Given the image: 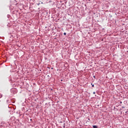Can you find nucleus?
I'll return each mask as SVG.
<instances>
[{
    "label": "nucleus",
    "mask_w": 128,
    "mask_h": 128,
    "mask_svg": "<svg viewBox=\"0 0 128 128\" xmlns=\"http://www.w3.org/2000/svg\"><path fill=\"white\" fill-rule=\"evenodd\" d=\"M93 94H96V92H94Z\"/></svg>",
    "instance_id": "nucleus-5"
},
{
    "label": "nucleus",
    "mask_w": 128,
    "mask_h": 128,
    "mask_svg": "<svg viewBox=\"0 0 128 128\" xmlns=\"http://www.w3.org/2000/svg\"><path fill=\"white\" fill-rule=\"evenodd\" d=\"M41 4H44V2H42Z\"/></svg>",
    "instance_id": "nucleus-6"
},
{
    "label": "nucleus",
    "mask_w": 128,
    "mask_h": 128,
    "mask_svg": "<svg viewBox=\"0 0 128 128\" xmlns=\"http://www.w3.org/2000/svg\"><path fill=\"white\" fill-rule=\"evenodd\" d=\"M120 104H122V102H120Z\"/></svg>",
    "instance_id": "nucleus-7"
},
{
    "label": "nucleus",
    "mask_w": 128,
    "mask_h": 128,
    "mask_svg": "<svg viewBox=\"0 0 128 128\" xmlns=\"http://www.w3.org/2000/svg\"><path fill=\"white\" fill-rule=\"evenodd\" d=\"M64 36H66V32H64Z\"/></svg>",
    "instance_id": "nucleus-2"
},
{
    "label": "nucleus",
    "mask_w": 128,
    "mask_h": 128,
    "mask_svg": "<svg viewBox=\"0 0 128 128\" xmlns=\"http://www.w3.org/2000/svg\"><path fill=\"white\" fill-rule=\"evenodd\" d=\"M93 128H98V126H93Z\"/></svg>",
    "instance_id": "nucleus-1"
},
{
    "label": "nucleus",
    "mask_w": 128,
    "mask_h": 128,
    "mask_svg": "<svg viewBox=\"0 0 128 128\" xmlns=\"http://www.w3.org/2000/svg\"><path fill=\"white\" fill-rule=\"evenodd\" d=\"M92 88H94V85L92 84Z\"/></svg>",
    "instance_id": "nucleus-4"
},
{
    "label": "nucleus",
    "mask_w": 128,
    "mask_h": 128,
    "mask_svg": "<svg viewBox=\"0 0 128 128\" xmlns=\"http://www.w3.org/2000/svg\"><path fill=\"white\" fill-rule=\"evenodd\" d=\"M40 3H38V6H40Z\"/></svg>",
    "instance_id": "nucleus-3"
}]
</instances>
